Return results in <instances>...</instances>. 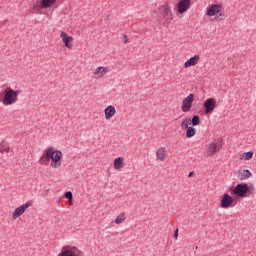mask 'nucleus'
<instances>
[{
	"label": "nucleus",
	"instance_id": "1",
	"mask_svg": "<svg viewBox=\"0 0 256 256\" xmlns=\"http://www.w3.org/2000/svg\"><path fill=\"white\" fill-rule=\"evenodd\" d=\"M40 165H50L51 169H61L63 152L53 146L46 148L39 158Z\"/></svg>",
	"mask_w": 256,
	"mask_h": 256
},
{
	"label": "nucleus",
	"instance_id": "2",
	"mask_svg": "<svg viewBox=\"0 0 256 256\" xmlns=\"http://www.w3.org/2000/svg\"><path fill=\"white\" fill-rule=\"evenodd\" d=\"M19 95H21V91L7 86L0 92V103L4 107H13L19 102Z\"/></svg>",
	"mask_w": 256,
	"mask_h": 256
},
{
	"label": "nucleus",
	"instance_id": "3",
	"mask_svg": "<svg viewBox=\"0 0 256 256\" xmlns=\"http://www.w3.org/2000/svg\"><path fill=\"white\" fill-rule=\"evenodd\" d=\"M223 11V4H211L206 8V17H214L215 21H225L227 17Z\"/></svg>",
	"mask_w": 256,
	"mask_h": 256
},
{
	"label": "nucleus",
	"instance_id": "4",
	"mask_svg": "<svg viewBox=\"0 0 256 256\" xmlns=\"http://www.w3.org/2000/svg\"><path fill=\"white\" fill-rule=\"evenodd\" d=\"M111 73L109 66H96L92 71V79L95 81H101V79H105Z\"/></svg>",
	"mask_w": 256,
	"mask_h": 256
},
{
	"label": "nucleus",
	"instance_id": "5",
	"mask_svg": "<svg viewBox=\"0 0 256 256\" xmlns=\"http://www.w3.org/2000/svg\"><path fill=\"white\" fill-rule=\"evenodd\" d=\"M57 256H83V251L77 246L65 245L61 247Z\"/></svg>",
	"mask_w": 256,
	"mask_h": 256
},
{
	"label": "nucleus",
	"instance_id": "6",
	"mask_svg": "<svg viewBox=\"0 0 256 256\" xmlns=\"http://www.w3.org/2000/svg\"><path fill=\"white\" fill-rule=\"evenodd\" d=\"M233 195L239 197L240 199H245V197L249 196V184L240 183L237 184L232 190Z\"/></svg>",
	"mask_w": 256,
	"mask_h": 256
},
{
	"label": "nucleus",
	"instance_id": "7",
	"mask_svg": "<svg viewBox=\"0 0 256 256\" xmlns=\"http://www.w3.org/2000/svg\"><path fill=\"white\" fill-rule=\"evenodd\" d=\"M193 6V1L191 0H178L176 3V13L177 15H185L189 9Z\"/></svg>",
	"mask_w": 256,
	"mask_h": 256
},
{
	"label": "nucleus",
	"instance_id": "8",
	"mask_svg": "<svg viewBox=\"0 0 256 256\" xmlns=\"http://www.w3.org/2000/svg\"><path fill=\"white\" fill-rule=\"evenodd\" d=\"M193 103H195V94L191 93L182 100L181 111L182 113H189L193 109Z\"/></svg>",
	"mask_w": 256,
	"mask_h": 256
},
{
	"label": "nucleus",
	"instance_id": "9",
	"mask_svg": "<svg viewBox=\"0 0 256 256\" xmlns=\"http://www.w3.org/2000/svg\"><path fill=\"white\" fill-rule=\"evenodd\" d=\"M158 11L164 19H171L173 17V6H171V2L161 4Z\"/></svg>",
	"mask_w": 256,
	"mask_h": 256
},
{
	"label": "nucleus",
	"instance_id": "10",
	"mask_svg": "<svg viewBox=\"0 0 256 256\" xmlns=\"http://www.w3.org/2000/svg\"><path fill=\"white\" fill-rule=\"evenodd\" d=\"M60 39L64 45V47H66V49H68L69 51H71V49H73V47H75V38H73V36L69 35V33L65 32V31H61L60 32Z\"/></svg>",
	"mask_w": 256,
	"mask_h": 256
},
{
	"label": "nucleus",
	"instance_id": "11",
	"mask_svg": "<svg viewBox=\"0 0 256 256\" xmlns=\"http://www.w3.org/2000/svg\"><path fill=\"white\" fill-rule=\"evenodd\" d=\"M204 115H211L217 109V100L208 98L203 102Z\"/></svg>",
	"mask_w": 256,
	"mask_h": 256
},
{
	"label": "nucleus",
	"instance_id": "12",
	"mask_svg": "<svg viewBox=\"0 0 256 256\" xmlns=\"http://www.w3.org/2000/svg\"><path fill=\"white\" fill-rule=\"evenodd\" d=\"M29 207H31V202H26L25 204H22L19 207L15 208L11 214L12 221H17V219L25 214V211H27Z\"/></svg>",
	"mask_w": 256,
	"mask_h": 256
},
{
	"label": "nucleus",
	"instance_id": "13",
	"mask_svg": "<svg viewBox=\"0 0 256 256\" xmlns=\"http://www.w3.org/2000/svg\"><path fill=\"white\" fill-rule=\"evenodd\" d=\"M155 155L156 161H160L161 163H163V161H165V159H167V156L169 155V153L167 152V147L159 146L156 149Z\"/></svg>",
	"mask_w": 256,
	"mask_h": 256
},
{
	"label": "nucleus",
	"instance_id": "14",
	"mask_svg": "<svg viewBox=\"0 0 256 256\" xmlns=\"http://www.w3.org/2000/svg\"><path fill=\"white\" fill-rule=\"evenodd\" d=\"M116 115H117V108H115V106L108 105L104 109V119H105V121H111V119H113V117H115Z\"/></svg>",
	"mask_w": 256,
	"mask_h": 256
},
{
	"label": "nucleus",
	"instance_id": "15",
	"mask_svg": "<svg viewBox=\"0 0 256 256\" xmlns=\"http://www.w3.org/2000/svg\"><path fill=\"white\" fill-rule=\"evenodd\" d=\"M231 205H233V197L228 193H225L221 198L220 207L222 209H229Z\"/></svg>",
	"mask_w": 256,
	"mask_h": 256
},
{
	"label": "nucleus",
	"instance_id": "16",
	"mask_svg": "<svg viewBox=\"0 0 256 256\" xmlns=\"http://www.w3.org/2000/svg\"><path fill=\"white\" fill-rule=\"evenodd\" d=\"M199 61H201V56L196 54L184 62V68L189 69V67H195L199 65Z\"/></svg>",
	"mask_w": 256,
	"mask_h": 256
},
{
	"label": "nucleus",
	"instance_id": "17",
	"mask_svg": "<svg viewBox=\"0 0 256 256\" xmlns=\"http://www.w3.org/2000/svg\"><path fill=\"white\" fill-rule=\"evenodd\" d=\"M252 175L251 170L240 169L237 171L236 177L238 181H247V179H251Z\"/></svg>",
	"mask_w": 256,
	"mask_h": 256
},
{
	"label": "nucleus",
	"instance_id": "18",
	"mask_svg": "<svg viewBox=\"0 0 256 256\" xmlns=\"http://www.w3.org/2000/svg\"><path fill=\"white\" fill-rule=\"evenodd\" d=\"M219 151V144L216 142H211L206 145V154L208 157H213Z\"/></svg>",
	"mask_w": 256,
	"mask_h": 256
},
{
	"label": "nucleus",
	"instance_id": "19",
	"mask_svg": "<svg viewBox=\"0 0 256 256\" xmlns=\"http://www.w3.org/2000/svg\"><path fill=\"white\" fill-rule=\"evenodd\" d=\"M57 3V0H41L38 6H34V9L39 11V9H50Z\"/></svg>",
	"mask_w": 256,
	"mask_h": 256
},
{
	"label": "nucleus",
	"instance_id": "20",
	"mask_svg": "<svg viewBox=\"0 0 256 256\" xmlns=\"http://www.w3.org/2000/svg\"><path fill=\"white\" fill-rule=\"evenodd\" d=\"M254 155H255V152L253 150H250L248 152H240L238 154V159H239V161L247 162V161H251V159H253Z\"/></svg>",
	"mask_w": 256,
	"mask_h": 256
},
{
	"label": "nucleus",
	"instance_id": "21",
	"mask_svg": "<svg viewBox=\"0 0 256 256\" xmlns=\"http://www.w3.org/2000/svg\"><path fill=\"white\" fill-rule=\"evenodd\" d=\"M113 167L115 171H121L125 168V159L123 157H117L113 161Z\"/></svg>",
	"mask_w": 256,
	"mask_h": 256
},
{
	"label": "nucleus",
	"instance_id": "22",
	"mask_svg": "<svg viewBox=\"0 0 256 256\" xmlns=\"http://www.w3.org/2000/svg\"><path fill=\"white\" fill-rule=\"evenodd\" d=\"M11 151V146H9V143H7L5 140L0 141V153L3 154H9Z\"/></svg>",
	"mask_w": 256,
	"mask_h": 256
},
{
	"label": "nucleus",
	"instance_id": "23",
	"mask_svg": "<svg viewBox=\"0 0 256 256\" xmlns=\"http://www.w3.org/2000/svg\"><path fill=\"white\" fill-rule=\"evenodd\" d=\"M180 127L182 131L188 130L189 127H191V118L189 117L184 118L180 123Z\"/></svg>",
	"mask_w": 256,
	"mask_h": 256
},
{
	"label": "nucleus",
	"instance_id": "24",
	"mask_svg": "<svg viewBox=\"0 0 256 256\" xmlns=\"http://www.w3.org/2000/svg\"><path fill=\"white\" fill-rule=\"evenodd\" d=\"M186 138L187 139H192V137H195V135H197V129L193 128L192 126H190L187 130H186Z\"/></svg>",
	"mask_w": 256,
	"mask_h": 256
},
{
	"label": "nucleus",
	"instance_id": "25",
	"mask_svg": "<svg viewBox=\"0 0 256 256\" xmlns=\"http://www.w3.org/2000/svg\"><path fill=\"white\" fill-rule=\"evenodd\" d=\"M198 125H201V118H199V115H194L191 119V126L198 127Z\"/></svg>",
	"mask_w": 256,
	"mask_h": 256
},
{
	"label": "nucleus",
	"instance_id": "26",
	"mask_svg": "<svg viewBox=\"0 0 256 256\" xmlns=\"http://www.w3.org/2000/svg\"><path fill=\"white\" fill-rule=\"evenodd\" d=\"M116 225H121V223H125V213L119 214L115 219Z\"/></svg>",
	"mask_w": 256,
	"mask_h": 256
},
{
	"label": "nucleus",
	"instance_id": "27",
	"mask_svg": "<svg viewBox=\"0 0 256 256\" xmlns=\"http://www.w3.org/2000/svg\"><path fill=\"white\" fill-rule=\"evenodd\" d=\"M64 197L66 199H68V201L70 202V204L73 202V193L71 191L65 192L64 193Z\"/></svg>",
	"mask_w": 256,
	"mask_h": 256
},
{
	"label": "nucleus",
	"instance_id": "28",
	"mask_svg": "<svg viewBox=\"0 0 256 256\" xmlns=\"http://www.w3.org/2000/svg\"><path fill=\"white\" fill-rule=\"evenodd\" d=\"M179 237V229H176V231L174 232V238L178 239Z\"/></svg>",
	"mask_w": 256,
	"mask_h": 256
},
{
	"label": "nucleus",
	"instance_id": "29",
	"mask_svg": "<svg viewBox=\"0 0 256 256\" xmlns=\"http://www.w3.org/2000/svg\"><path fill=\"white\" fill-rule=\"evenodd\" d=\"M128 41H129V39L127 38V36H125V41H124V43L127 44Z\"/></svg>",
	"mask_w": 256,
	"mask_h": 256
},
{
	"label": "nucleus",
	"instance_id": "30",
	"mask_svg": "<svg viewBox=\"0 0 256 256\" xmlns=\"http://www.w3.org/2000/svg\"><path fill=\"white\" fill-rule=\"evenodd\" d=\"M188 177H193V172H190Z\"/></svg>",
	"mask_w": 256,
	"mask_h": 256
}]
</instances>
